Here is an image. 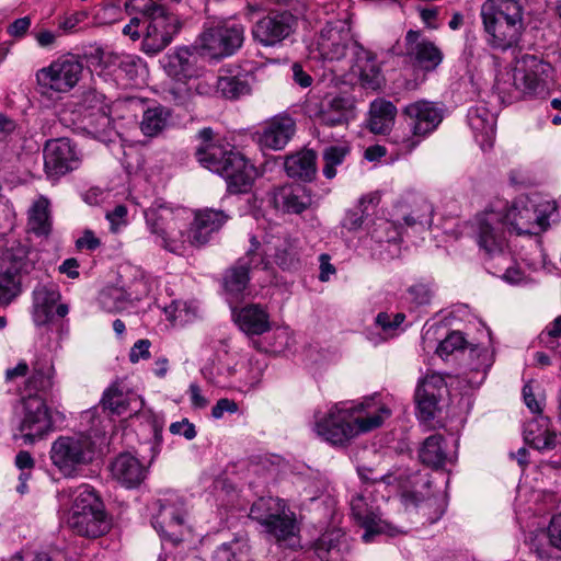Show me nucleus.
<instances>
[{
    "label": "nucleus",
    "instance_id": "f704fd0d",
    "mask_svg": "<svg viewBox=\"0 0 561 561\" xmlns=\"http://www.w3.org/2000/svg\"><path fill=\"white\" fill-rule=\"evenodd\" d=\"M316 161V152L310 149H305L286 157L284 164L285 171L289 178L310 182L317 173Z\"/></svg>",
    "mask_w": 561,
    "mask_h": 561
},
{
    "label": "nucleus",
    "instance_id": "603ef678",
    "mask_svg": "<svg viewBox=\"0 0 561 561\" xmlns=\"http://www.w3.org/2000/svg\"><path fill=\"white\" fill-rule=\"evenodd\" d=\"M194 218L198 220L201 225H207V228L213 232H217L227 222L230 216L224 210L207 208L197 211Z\"/></svg>",
    "mask_w": 561,
    "mask_h": 561
},
{
    "label": "nucleus",
    "instance_id": "6e6552de",
    "mask_svg": "<svg viewBox=\"0 0 561 561\" xmlns=\"http://www.w3.org/2000/svg\"><path fill=\"white\" fill-rule=\"evenodd\" d=\"M157 513L152 525L161 537L173 546L184 541L191 534L187 506L182 496L167 493L154 503Z\"/></svg>",
    "mask_w": 561,
    "mask_h": 561
},
{
    "label": "nucleus",
    "instance_id": "a211bd4d",
    "mask_svg": "<svg viewBox=\"0 0 561 561\" xmlns=\"http://www.w3.org/2000/svg\"><path fill=\"white\" fill-rule=\"evenodd\" d=\"M502 218L517 234H537L549 227L546 210H539L533 203L513 206Z\"/></svg>",
    "mask_w": 561,
    "mask_h": 561
},
{
    "label": "nucleus",
    "instance_id": "09e8293b",
    "mask_svg": "<svg viewBox=\"0 0 561 561\" xmlns=\"http://www.w3.org/2000/svg\"><path fill=\"white\" fill-rule=\"evenodd\" d=\"M100 403L104 411L117 415L126 412L128 408L127 397L117 385H112L104 391Z\"/></svg>",
    "mask_w": 561,
    "mask_h": 561
},
{
    "label": "nucleus",
    "instance_id": "412c9836",
    "mask_svg": "<svg viewBox=\"0 0 561 561\" xmlns=\"http://www.w3.org/2000/svg\"><path fill=\"white\" fill-rule=\"evenodd\" d=\"M264 530L282 548L295 549L299 546V524L296 514L287 506L271 519Z\"/></svg>",
    "mask_w": 561,
    "mask_h": 561
},
{
    "label": "nucleus",
    "instance_id": "58836bf2",
    "mask_svg": "<svg viewBox=\"0 0 561 561\" xmlns=\"http://www.w3.org/2000/svg\"><path fill=\"white\" fill-rule=\"evenodd\" d=\"M171 111L162 105L147 108L140 122V130L147 137L159 136L169 125Z\"/></svg>",
    "mask_w": 561,
    "mask_h": 561
},
{
    "label": "nucleus",
    "instance_id": "bb28decb",
    "mask_svg": "<svg viewBox=\"0 0 561 561\" xmlns=\"http://www.w3.org/2000/svg\"><path fill=\"white\" fill-rule=\"evenodd\" d=\"M114 480L126 489L139 486L146 479L147 470L141 462L128 453L118 455L111 463Z\"/></svg>",
    "mask_w": 561,
    "mask_h": 561
},
{
    "label": "nucleus",
    "instance_id": "4be33fe9",
    "mask_svg": "<svg viewBox=\"0 0 561 561\" xmlns=\"http://www.w3.org/2000/svg\"><path fill=\"white\" fill-rule=\"evenodd\" d=\"M252 79L251 73L241 71L239 67L222 68L216 81V92L224 99L239 100L251 94Z\"/></svg>",
    "mask_w": 561,
    "mask_h": 561
},
{
    "label": "nucleus",
    "instance_id": "a18cd8bd",
    "mask_svg": "<svg viewBox=\"0 0 561 561\" xmlns=\"http://www.w3.org/2000/svg\"><path fill=\"white\" fill-rule=\"evenodd\" d=\"M54 367L47 363L37 362L27 381V388L37 392H47L53 388Z\"/></svg>",
    "mask_w": 561,
    "mask_h": 561
},
{
    "label": "nucleus",
    "instance_id": "9b49d317",
    "mask_svg": "<svg viewBox=\"0 0 561 561\" xmlns=\"http://www.w3.org/2000/svg\"><path fill=\"white\" fill-rule=\"evenodd\" d=\"M504 226L506 224L496 211H486L477 217L476 239L484 264L508 251Z\"/></svg>",
    "mask_w": 561,
    "mask_h": 561
},
{
    "label": "nucleus",
    "instance_id": "f257e3e1",
    "mask_svg": "<svg viewBox=\"0 0 561 561\" xmlns=\"http://www.w3.org/2000/svg\"><path fill=\"white\" fill-rule=\"evenodd\" d=\"M391 410L374 398L362 403L339 402L316 421V432L334 446H344L362 433L380 427Z\"/></svg>",
    "mask_w": 561,
    "mask_h": 561
},
{
    "label": "nucleus",
    "instance_id": "6e6d98bb",
    "mask_svg": "<svg viewBox=\"0 0 561 561\" xmlns=\"http://www.w3.org/2000/svg\"><path fill=\"white\" fill-rule=\"evenodd\" d=\"M185 90L183 93H176L174 89L171 90V92L174 94V99L180 101L181 103L184 102L187 98H190L193 93L199 94V95H207L211 92L213 85L205 79H201L198 77L196 81H191L190 83H185Z\"/></svg>",
    "mask_w": 561,
    "mask_h": 561
},
{
    "label": "nucleus",
    "instance_id": "0eeeda50",
    "mask_svg": "<svg viewBox=\"0 0 561 561\" xmlns=\"http://www.w3.org/2000/svg\"><path fill=\"white\" fill-rule=\"evenodd\" d=\"M139 12L145 18L146 31L142 36L141 50L153 56L168 47L181 24L176 15L153 1L144 4Z\"/></svg>",
    "mask_w": 561,
    "mask_h": 561
},
{
    "label": "nucleus",
    "instance_id": "774afa93",
    "mask_svg": "<svg viewBox=\"0 0 561 561\" xmlns=\"http://www.w3.org/2000/svg\"><path fill=\"white\" fill-rule=\"evenodd\" d=\"M549 539L553 547L561 550V512L554 515L549 526Z\"/></svg>",
    "mask_w": 561,
    "mask_h": 561
},
{
    "label": "nucleus",
    "instance_id": "a19ab883",
    "mask_svg": "<svg viewBox=\"0 0 561 561\" xmlns=\"http://www.w3.org/2000/svg\"><path fill=\"white\" fill-rule=\"evenodd\" d=\"M250 271L244 261H237L232 266L226 270L222 276V286L226 293L238 298L250 282Z\"/></svg>",
    "mask_w": 561,
    "mask_h": 561
},
{
    "label": "nucleus",
    "instance_id": "39448f33",
    "mask_svg": "<svg viewBox=\"0 0 561 561\" xmlns=\"http://www.w3.org/2000/svg\"><path fill=\"white\" fill-rule=\"evenodd\" d=\"M95 456V443L85 434L61 435L49 450L54 467L66 478H73L91 463Z\"/></svg>",
    "mask_w": 561,
    "mask_h": 561
},
{
    "label": "nucleus",
    "instance_id": "de8ad7c7",
    "mask_svg": "<svg viewBox=\"0 0 561 561\" xmlns=\"http://www.w3.org/2000/svg\"><path fill=\"white\" fill-rule=\"evenodd\" d=\"M272 250L271 256L280 268L289 270L298 263L295 245L289 240L277 239Z\"/></svg>",
    "mask_w": 561,
    "mask_h": 561
},
{
    "label": "nucleus",
    "instance_id": "a878e982",
    "mask_svg": "<svg viewBox=\"0 0 561 561\" xmlns=\"http://www.w3.org/2000/svg\"><path fill=\"white\" fill-rule=\"evenodd\" d=\"M467 118L480 147L483 150L491 149L496 134L495 114L484 105H477L469 108Z\"/></svg>",
    "mask_w": 561,
    "mask_h": 561
},
{
    "label": "nucleus",
    "instance_id": "ea45409f",
    "mask_svg": "<svg viewBox=\"0 0 561 561\" xmlns=\"http://www.w3.org/2000/svg\"><path fill=\"white\" fill-rule=\"evenodd\" d=\"M318 47L323 58L340 59L345 55L346 45L337 28L327 24L320 32Z\"/></svg>",
    "mask_w": 561,
    "mask_h": 561
},
{
    "label": "nucleus",
    "instance_id": "aec40b11",
    "mask_svg": "<svg viewBox=\"0 0 561 561\" xmlns=\"http://www.w3.org/2000/svg\"><path fill=\"white\" fill-rule=\"evenodd\" d=\"M296 131V123L288 114L275 115L262 126L257 133L262 147L272 150H282L289 142Z\"/></svg>",
    "mask_w": 561,
    "mask_h": 561
},
{
    "label": "nucleus",
    "instance_id": "bf43d9fd",
    "mask_svg": "<svg viewBox=\"0 0 561 561\" xmlns=\"http://www.w3.org/2000/svg\"><path fill=\"white\" fill-rule=\"evenodd\" d=\"M365 202V197L360 198L358 207L346 213L342 226L348 231H355L362 228L365 217V210L363 209Z\"/></svg>",
    "mask_w": 561,
    "mask_h": 561
},
{
    "label": "nucleus",
    "instance_id": "393cba45",
    "mask_svg": "<svg viewBox=\"0 0 561 561\" xmlns=\"http://www.w3.org/2000/svg\"><path fill=\"white\" fill-rule=\"evenodd\" d=\"M272 202L275 208L288 214H301L310 207L312 198L309 190L300 184H289L276 187Z\"/></svg>",
    "mask_w": 561,
    "mask_h": 561
},
{
    "label": "nucleus",
    "instance_id": "c03bdc74",
    "mask_svg": "<svg viewBox=\"0 0 561 561\" xmlns=\"http://www.w3.org/2000/svg\"><path fill=\"white\" fill-rule=\"evenodd\" d=\"M21 275L3 267L0 271V304L9 305L21 294Z\"/></svg>",
    "mask_w": 561,
    "mask_h": 561
},
{
    "label": "nucleus",
    "instance_id": "2eb2a0df",
    "mask_svg": "<svg viewBox=\"0 0 561 561\" xmlns=\"http://www.w3.org/2000/svg\"><path fill=\"white\" fill-rule=\"evenodd\" d=\"M297 19L289 11H272L252 27L253 38L262 46L273 47L294 34Z\"/></svg>",
    "mask_w": 561,
    "mask_h": 561
},
{
    "label": "nucleus",
    "instance_id": "c9c22d12",
    "mask_svg": "<svg viewBox=\"0 0 561 561\" xmlns=\"http://www.w3.org/2000/svg\"><path fill=\"white\" fill-rule=\"evenodd\" d=\"M140 294L128 291L123 287L108 286L99 295L101 308L110 313L122 312L129 308L134 300H140Z\"/></svg>",
    "mask_w": 561,
    "mask_h": 561
},
{
    "label": "nucleus",
    "instance_id": "680f3d73",
    "mask_svg": "<svg viewBox=\"0 0 561 561\" xmlns=\"http://www.w3.org/2000/svg\"><path fill=\"white\" fill-rule=\"evenodd\" d=\"M405 320V314L398 312L396 314H389L387 312H380L376 317V323L385 331L391 332L398 329Z\"/></svg>",
    "mask_w": 561,
    "mask_h": 561
},
{
    "label": "nucleus",
    "instance_id": "c756f323",
    "mask_svg": "<svg viewBox=\"0 0 561 561\" xmlns=\"http://www.w3.org/2000/svg\"><path fill=\"white\" fill-rule=\"evenodd\" d=\"M368 114V129L376 135H386L394 125L398 110L391 101L378 98L370 103Z\"/></svg>",
    "mask_w": 561,
    "mask_h": 561
},
{
    "label": "nucleus",
    "instance_id": "4c0bfd02",
    "mask_svg": "<svg viewBox=\"0 0 561 561\" xmlns=\"http://www.w3.org/2000/svg\"><path fill=\"white\" fill-rule=\"evenodd\" d=\"M421 462L430 468L443 467L447 459L446 443L440 434H434L425 438L419 449Z\"/></svg>",
    "mask_w": 561,
    "mask_h": 561
},
{
    "label": "nucleus",
    "instance_id": "4d7b16f0",
    "mask_svg": "<svg viewBox=\"0 0 561 561\" xmlns=\"http://www.w3.org/2000/svg\"><path fill=\"white\" fill-rule=\"evenodd\" d=\"M494 88L501 98L503 100L506 99L508 102L518 100L522 96V92H517L513 85V71L502 73L501 77L496 79Z\"/></svg>",
    "mask_w": 561,
    "mask_h": 561
},
{
    "label": "nucleus",
    "instance_id": "6ab92c4d",
    "mask_svg": "<svg viewBox=\"0 0 561 561\" xmlns=\"http://www.w3.org/2000/svg\"><path fill=\"white\" fill-rule=\"evenodd\" d=\"M407 56L421 69L432 71L443 60L442 50L420 31L410 30L405 35Z\"/></svg>",
    "mask_w": 561,
    "mask_h": 561
},
{
    "label": "nucleus",
    "instance_id": "dca6fc26",
    "mask_svg": "<svg viewBox=\"0 0 561 561\" xmlns=\"http://www.w3.org/2000/svg\"><path fill=\"white\" fill-rule=\"evenodd\" d=\"M80 157L68 138L47 140L44 146V170L47 178L57 180L79 168Z\"/></svg>",
    "mask_w": 561,
    "mask_h": 561
},
{
    "label": "nucleus",
    "instance_id": "69168bd1",
    "mask_svg": "<svg viewBox=\"0 0 561 561\" xmlns=\"http://www.w3.org/2000/svg\"><path fill=\"white\" fill-rule=\"evenodd\" d=\"M169 430L173 435L184 436L187 440H192L196 437L195 425L187 419L172 423Z\"/></svg>",
    "mask_w": 561,
    "mask_h": 561
},
{
    "label": "nucleus",
    "instance_id": "f3484780",
    "mask_svg": "<svg viewBox=\"0 0 561 561\" xmlns=\"http://www.w3.org/2000/svg\"><path fill=\"white\" fill-rule=\"evenodd\" d=\"M350 505L353 518L365 529L362 537L365 542H370L374 536L388 531L389 524L382 519L371 492L364 490L356 493L352 496Z\"/></svg>",
    "mask_w": 561,
    "mask_h": 561
},
{
    "label": "nucleus",
    "instance_id": "cd10ccee",
    "mask_svg": "<svg viewBox=\"0 0 561 561\" xmlns=\"http://www.w3.org/2000/svg\"><path fill=\"white\" fill-rule=\"evenodd\" d=\"M165 71L178 83H190L201 77L203 69L197 66L196 56L187 48H179L169 56Z\"/></svg>",
    "mask_w": 561,
    "mask_h": 561
},
{
    "label": "nucleus",
    "instance_id": "79ce46f5",
    "mask_svg": "<svg viewBox=\"0 0 561 561\" xmlns=\"http://www.w3.org/2000/svg\"><path fill=\"white\" fill-rule=\"evenodd\" d=\"M485 267L490 273L502 277L510 284H518L524 278V272L516 264L510 251L485 264Z\"/></svg>",
    "mask_w": 561,
    "mask_h": 561
},
{
    "label": "nucleus",
    "instance_id": "052dcab7",
    "mask_svg": "<svg viewBox=\"0 0 561 561\" xmlns=\"http://www.w3.org/2000/svg\"><path fill=\"white\" fill-rule=\"evenodd\" d=\"M408 293L411 300L417 306L428 305L433 297L430 286L423 283L411 286Z\"/></svg>",
    "mask_w": 561,
    "mask_h": 561
},
{
    "label": "nucleus",
    "instance_id": "c85d7f7f",
    "mask_svg": "<svg viewBox=\"0 0 561 561\" xmlns=\"http://www.w3.org/2000/svg\"><path fill=\"white\" fill-rule=\"evenodd\" d=\"M354 108V99L346 94H328L321 102L318 119L327 126L342 125Z\"/></svg>",
    "mask_w": 561,
    "mask_h": 561
},
{
    "label": "nucleus",
    "instance_id": "864d4df0",
    "mask_svg": "<svg viewBox=\"0 0 561 561\" xmlns=\"http://www.w3.org/2000/svg\"><path fill=\"white\" fill-rule=\"evenodd\" d=\"M3 261L9 263V265L4 266L5 268L12 270L21 275L22 271H25L28 265L27 251L21 245L11 248L4 254Z\"/></svg>",
    "mask_w": 561,
    "mask_h": 561
},
{
    "label": "nucleus",
    "instance_id": "7c9ffc66",
    "mask_svg": "<svg viewBox=\"0 0 561 561\" xmlns=\"http://www.w3.org/2000/svg\"><path fill=\"white\" fill-rule=\"evenodd\" d=\"M233 314L239 328L249 335H261L271 329L268 313L260 305H248Z\"/></svg>",
    "mask_w": 561,
    "mask_h": 561
},
{
    "label": "nucleus",
    "instance_id": "1a4fd4ad",
    "mask_svg": "<svg viewBox=\"0 0 561 561\" xmlns=\"http://www.w3.org/2000/svg\"><path fill=\"white\" fill-rule=\"evenodd\" d=\"M145 219L156 242L164 250L179 254L185 249V234L175 220L173 210L160 203H153L145 210Z\"/></svg>",
    "mask_w": 561,
    "mask_h": 561
},
{
    "label": "nucleus",
    "instance_id": "f03ea898",
    "mask_svg": "<svg viewBox=\"0 0 561 561\" xmlns=\"http://www.w3.org/2000/svg\"><path fill=\"white\" fill-rule=\"evenodd\" d=\"M197 138L201 142L194 156L198 163L222 176L228 192L248 193L257 176L256 168L229 144L215 139V133L210 127L201 129Z\"/></svg>",
    "mask_w": 561,
    "mask_h": 561
},
{
    "label": "nucleus",
    "instance_id": "49530a36",
    "mask_svg": "<svg viewBox=\"0 0 561 561\" xmlns=\"http://www.w3.org/2000/svg\"><path fill=\"white\" fill-rule=\"evenodd\" d=\"M272 248L266 245L262 247L256 237L252 236L250 238V247L245 252V255L240 257L238 261H244V265H248V270L257 268L262 266L263 268L268 267L267 256H271Z\"/></svg>",
    "mask_w": 561,
    "mask_h": 561
},
{
    "label": "nucleus",
    "instance_id": "20e7f679",
    "mask_svg": "<svg viewBox=\"0 0 561 561\" xmlns=\"http://www.w3.org/2000/svg\"><path fill=\"white\" fill-rule=\"evenodd\" d=\"M72 496L73 503L67 519L69 528L78 536L87 538L105 535L111 529V519L94 489L82 484L75 490Z\"/></svg>",
    "mask_w": 561,
    "mask_h": 561
},
{
    "label": "nucleus",
    "instance_id": "e2e57ef3",
    "mask_svg": "<svg viewBox=\"0 0 561 561\" xmlns=\"http://www.w3.org/2000/svg\"><path fill=\"white\" fill-rule=\"evenodd\" d=\"M559 337H561V316L550 322L540 333L541 342L547 345L554 343Z\"/></svg>",
    "mask_w": 561,
    "mask_h": 561
},
{
    "label": "nucleus",
    "instance_id": "72a5a7b5",
    "mask_svg": "<svg viewBox=\"0 0 561 561\" xmlns=\"http://www.w3.org/2000/svg\"><path fill=\"white\" fill-rule=\"evenodd\" d=\"M27 229L36 237H48L53 229L50 201L41 195L27 211Z\"/></svg>",
    "mask_w": 561,
    "mask_h": 561
},
{
    "label": "nucleus",
    "instance_id": "8fccbe9b",
    "mask_svg": "<svg viewBox=\"0 0 561 561\" xmlns=\"http://www.w3.org/2000/svg\"><path fill=\"white\" fill-rule=\"evenodd\" d=\"M350 149L345 146H329L324 148L323 157V175L331 180L336 175V167L342 164Z\"/></svg>",
    "mask_w": 561,
    "mask_h": 561
},
{
    "label": "nucleus",
    "instance_id": "5fc2aeb1",
    "mask_svg": "<svg viewBox=\"0 0 561 561\" xmlns=\"http://www.w3.org/2000/svg\"><path fill=\"white\" fill-rule=\"evenodd\" d=\"M466 345V339L459 331L449 333L436 347V353L440 356H448L455 351L462 350Z\"/></svg>",
    "mask_w": 561,
    "mask_h": 561
},
{
    "label": "nucleus",
    "instance_id": "4468645a",
    "mask_svg": "<svg viewBox=\"0 0 561 561\" xmlns=\"http://www.w3.org/2000/svg\"><path fill=\"white\" fill-rule=\"evenodd\" d=\"M550 65L535 56H526L522 65L513 70V85L522 96L543 98L548 94L547 82Z\"/></svg>",
    "mask_w": 561,
    "mask_h": 561
},
{
    "label": "nucleus",
    "instance_id": "13d9d810",
    "mask_svg": "<svg viewBox=\"0 0 561 561\" xmlns=\"http://www.w3.org/2000/svg\"><path fill=\"white\" fill-rule=\"evenodd\" d=\"M213 233L214 232L207 228V225H201V222L194 218L188 229L187 238H185V243L188 242L194 247L204 245L209 241Z\"/></svg>",
    "mask_w": 561,
    "mask_h": 561
},
{
    "label": "nucleus",
    "instance_id": "3c124183",
    "mask_svg": "<svg viewBox=\"0 0 561 561\" xmlns=\"http://www.w3.org/2000/svg\"><path fill=\"white\" fill-rule=\"evenodd\" d=\"M245 546L239 540H233L219 546L211 556V561H245Z\"/></svg>",
    "mask_w": 561,
    "mask_h": 561
},
{
    "label": "nucleus",
    "instance_id": "9d476101",
    "mask_svg": "<svg viewBox=\"0 0 561 561\" xmlns=\"http://www.w3.org/2000/svg\"><path fill=\"white\" fill-rule=\"evenodd\" d=\"M83 65L75 55L68 54L54 60L48 67L36 72V80L43 93L48 91L66 93L79 82Z\"/></svg>",
    "mask_w": 561,
    "mask_h": 561
},
{
    "label": "nucleus",
    "instance_id": "5701e85b",
    "mask_svg": "<svg viewBox=\"0 0 561 561\" xmlns=\"http://www.w3.org/2000/svg\"><path fill=\"white\" fill-rule=\"evenodd\" d=\"M350 549L348 538L340 528L325 530L312 542V550L321 561H342Z\"/></svg>",
    "mask_w": 561,
    "mask_h": 561
},
{
    "label": "nucleus",
    "instance_id": "473e14b6",
    "mask_svg": "<svg viewBox=\"0 0 561 561\" xmlns=\"http://www.w3.org/2000/svg\"><path fill=\"white\" fill-rule=\"evenodd\" d=\"M524 440L537 450H551L557 444V435L548 427V420L542 416L534 417L524 426Z\"/></svg>",
    "mask_w": 561,
    "mask_h": 561
},
{
    "label": "nucleus",
    "instance_id": "b1692460",
    "mask_svg": "<svg viewBox=\"0 0 561 561\" xmlns=\"http://www.w3.org/2000/svg\"><path fill=\"white\" fill-rule=\"evenodd\" d=\"M444 380L439 376H427L417 386L415 401L417 416L422 421H431L438 411V401Z\"/></svg>",
    "mask_w": 561,
    "mask_h": 561
},
{
    "label": "nucleus",
    "instance_id": "0e129e2a",
    "mask_svg": "<svg viewBox=\"0 0 561 561\" xmlns=\"http://www.w3.org/2000/svg\"><path fill=\"white\" fill-rule=\"evenodd\" d=\"M151 342L147 339L138 340L130 348L129 360L138 363L140 359H148L150 357Z\"/></svg>",
    "mask_w": 561,
    "mask_h": 561
},
{
    "label": "nucleus",
    "instance_id": "423d86ee",
    "mask_svg": "<svg viewBox=\"0 0 561 561\" xmlns=\"http://www.w3.org/2000/svg\"><path fill=\"white\" fill-rule=\"evenodd\" d=\"M404 116L412 136H399L394 134L391 141L400 146L403 152L412 151L420 142V138H424L432 134L444 118V111L436 103L426 100L412 102L403 107Z\"/></svg>",
    "mask_w": 561,
    "mask_h": 561
},
{
    "label": "nucleus",
    "instance_id": "e433bc0d",
    "mask_svg": "<svg viewBox=\"0 0 561 561\" xmlns=\"http://www.w3.org/2000/svg\"><path fill=\"white\" fill-rule=\"evenodd\" d=\"M354 69L358 73L363 85L370 89L379 88L381 72L376 56L373 53L360 49L356 54Z\"/></svg>",
    "mask_w": 561,
    "mask_h": 561
},
{
    "label": "nucleus",
    "instance_id": "338daca9",
    "mask_svg": "<svg viewBox=\"0 0 561 561\" xmlns=\"http://www.w3.org/2000/svg\"><path fill=\"white\" fill-rule=\"evenodd\" d=\"M523 398L525 404L533 413L540 414L542 412V403L536 399L531 382H527L523 387Z\"/></svg>",
    "mask_w": 561,
    "mask_h": 561
},
{
    "label": "nucleus",
    "instance_id": "7ed1b4c3",
    "mask_svg": "<svg viewBox=\"0 0 561 561\" xmlns=\"http://www.w3.org/2000/svg\"><path fill=\"white\" fill-rule=\"evenodd\" d=\"M480 14L493 48L506 50L518 44L524 30V8L519 0H485Z\"/></svg>",
    "mask_w": 561,
    "mask_h": 561
},
{
    "label": "nucleus",
    "instance_id": "f8f14e48",
    "mask_svg": "<svg viewBox=\"0 0 561 561\" xmlns=\"http://www.w3.org/2000/svg\"><path fill=\"white\" fill-rule=\"evenodd\" d=\"M201 47L210 58L234 54L244 39V28L238 23H220L208 27L201 35Z\"/></svg>",
    "mask_w": 561,
    "mask_h": 561
},
{
    "label": "nucleus",
    "instance_id": "2f4dec72",
    "mask_svg": "<svg viewBox=\"0 0 561 561\" xmlns=\"http://www.w3.org/2000/svg\"><path fill=\"white\" fill-rule=\"evenodd\" d=\"M60 299L55 284H38L33 290L34 318L38 324L47 323L53 317V309Z\"/></svg>",
    "mask_w": 561,
    "mask_h": 561
},
{
    "label": "nucleus",
    "instance_id": "ddd939ff",
    "mask_svg": "<svg viewBox=\"0 0 561 561\" xmlns=\"http://www.w3.org/2000/svg\"><path fill=\"white\" fill-rule=\"evenodd\" d=\"M22 405L19 432L24 444H34L53 431V420L45 400L37 394L23 399Z\"/></svg>",
    "mask_w": 561,
    "mask_h": 561
},
{
    "label": "nucleus",
    "instance_id": "37998d69",
    "mask_svg": "<svg viewBox=\"0 0 561 561\" xmlns=\"http://www.w3.org/2000/svg\"><path fill=\"white\" fill-rule=\"evenodd\" d=\"M284 508L286 504L280 499L260 497L252 504L249 516L264 528Z\"/></svg>",
    "mask_w": 561,
    "mask_h": 561
}]
</instances>
